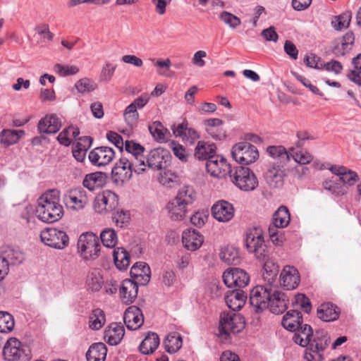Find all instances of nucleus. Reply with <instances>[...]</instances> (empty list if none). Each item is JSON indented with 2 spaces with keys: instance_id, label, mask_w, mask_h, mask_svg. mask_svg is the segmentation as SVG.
I'll list each match as a JSON object with an SVG mask.
<instances>
[{
  "instance_id": "obj_1",
  "label": "nucleus",
  "mask_w": 361,
  "mask_h": 361,
  "mask_svg": "<svg viewBox=\"0 0 361 361\" xmlns=\"http://www.w3.org/2000/svg\"><path fill=\"white\" fill-rule=\"evenodd\" d=\"M293 337V341L302 347H306L304 358L306 361H322L324 352L330 343L328 334L324 331H317L313 339L312 329L310 325L301 324L296 329Z\"/></svg>"
},
{
  "instance_id": "obj_2",
  "label": "nucleus",
  "mask_w": 361,
  "mask_h": 361,
  "mask_svg": "<svg viewBox=\"0 0 361 361\" xmlns=\"http://www.w3.org/2000/svg\"><path fill=\"white\" fill-rule=\"evenodd\" d=\"M60 200V192L58 190L46 191L37 200L36 216L47 223L59 221L63 216V207Z\"/></svg>"
},
{
  "instance_id": "obj_3",
  "label": "nucleus",
  "mask_w": 361,
  "mask_h": 361,
  "mask_svg": "<svg viewBox=\"0 0 361 361\" xmlns=\"http://www.w3.org/2000/svg\"><path fill=\"white\" fill-rule=\"evenodd\" d=\"M197 199V192L193 187L183 185L179 188L175 197L170 200L166 207L169 218L173 221L183 220L188 212V207Z\"/></svg>"
},
{
  "instance_id": "obj_4",
  "label": "nucleus",
  "mask_w": 361,
  "mask_h": 361,
  "mask_svg": "<svg viewBox=\"0 0 361 361\" xmlns=\"http://www.w3.org/2000/svg\"><path fill=\"white\" fill-rule=\"evenodd\" d=\"M101 245L98 236L92 232H84L77 242V252L85 261H93L100 255Z\"/></svg>"
},
{
  "instance_id": "obj_5",
  "label": "nucleus",
  "mask_w": 361,
  "mask_h": 361,
  "mask_svg": "<svg viewBox=\"0 0 361 361\" xmlns=\"http://www.w3.org/2000/svg\"><path fill=\"white\" fill-rule=\"evenodd\" d=\"M245 246L249 252L253 253L259 261L265 260L269 254L260 228H252L246 231L245 238Z\"/></svg>"
},
{
  "instance_id": "obj_6",
  "label": "nucleus",
  "mask_w": 361,
  "mask_h": 361,
  "mask_svg": "<svg viewBox=\"0 0 361 361\" xmlns=\"http://www.w3.org/2000/svg\"><path fill=\"white\" fill-rule=\"evenodd\" d=\"M145 170L131 161L126 157H122L116 163L112 169V178L117 185H122L130 180L133 173L137 174L142 173Z\"/></svg>"
},
{
  "instance_id": "obj_7",
  "label": "nucleus",
  "mask_w": 361,
  "mask_h": 361,
  "mask_svg": "<svg viewBox=\"0 0 361 361\" xmlns=\"http://www.w3.org/2000/svg\"><path fill=\"white\" fill-rule=\"evenodd\" d=\"M90 197V192L81 187H78L66 190L63 200L68 209L78 212L89 204Z\"/></svg>"
},
{
  "instance_id": "obj_8",
  "label": "nucleus",
  "mask_w": 361,
  "mask_h": 361,
  "mask_svg": "<svg viewBox=\"0 0 361 361\" xmlns=\"http://www.w3.org/2000/svg\"><path fill=\"white\" fill-rule=\"evenodd\" d=\"M3 355L7 361H28L30 359L27 347L14 337L10 338L6 342Z\"/></svg>"
},
{
  "instance_id": "obj_9",
  "label": "nucleus",
  "mask_w": 361,
  "mask_h": 361,
  "mask_svg": "<svg viewBox=\"0 0 361 361\" xmlns=\"http://www.w3.org/2000/svg\"><path fill=\"white\" fill-rule=\"evenodd\" d=\"M231 181L240 190H254L258 185V180L254 173L248 168L238 166L230 176Z\"/></svg>"
},
{
  "instance_id": "obj_10",
  "label": "nucleus",
  "mask_w": 361,
  "mask_h": 361,
  "mask_svg": "<svg viewBox=\"0 0 361 361\" xmlns=\"http://www.w3.org/2000/svg\"><path fill=\"white\" fill-rule=\"evenodd\" d=\"M40 239L44 245L57 250L64 249L69 243L67 233L64 231L56 228H47L42 230L40 233Z\"/></svg>"
},
{
  "instance_id": "obj_11",
  "label": "nucleus",
  "mask_w": 361,
  "mask_h": 361,
  "mask_svg": "<svg viewBox=\"0 0 361 361\" xmlns=\"http://www.w3.org/2000/svg\"><path fill=\"white\" fill-rule=\"evenodd\" d=\"M245 327V320L240 314L234 312H224L219 322V334L228 336L241 331Z\"/></svg>"
},
{
  "instance_id": "obj_12",
  "label": "nucleus",
  "mask_w": 361,
  "mask_h": 361,
  "mask_svg": "<svg viewBox=\"0 0 361 361\" xmlns=\"http://www.w3.org/2000/svg\"><path fill=\"white\" fill-rule=\"evenodd\" d=\"M231 156L236 162L243 165H248L258 159L259 153L254 145L242 142L235 144L232 147Z\"/></svg>"
},
{
  "instance_id": "obj_13",
  "label": "nucleus",
  "mask_w": 361,
  "mask_h": 361,
  "mask_svg": "<svg viewBox=\"0 0 361 361\" xmlns=\"http://www.w3.org/2000/svg\"><path fill=\"white\" fill-rule=\"evenodd\" d=\"M273 287L271 285L257 286L250 293V303L257 312L268 308Z\"/></svg>"
},
{
  "instance_id": "obj_14",
  "label": "nucleus",
  "mask_w": 361,
  "mask_h": 361,
  "mask_svg": "<svg viewBox=\"0 0 361 361\" xmlns=\"http://www.w3.org/2000/svg\"><path fill=\"white\" fill-rule=\"evenodd\" d=\"M118 204L117 195L111 190H104L97 195L93 207L99 214H106L113 211Z\"/></svg>"
},
{
  "instance_id": "obj_15",
  "label": "nucleus",
  "mask_w": 361,
  "mask_h": 361,
  "mask_svg": "<svg viewBox=\"0 0 361 361\" xmlns=\"http://www.w3.org/2000/svg\"><path fill=\"white\" fill-rule=\"evenodd\" d=\"M207 172L213 177L225 178L231 176L233 170L227 160L221 155L210 157L206 163Z\"/></svg>"
},
{
  "instance_id": "obj_16",
  "label": "nucleus",
  "mask_w": 361,
  "mask_h": 361,
  "mask_svg": "<svg viewBox=\"0 0 361 361\" xmlns=\"http://www.w3.org/2000/svg\"><path fill=\"white\" fill-rule=\"evenodd\" d=\"M223 281L228 288H243L248 285L250 276L243 269L240 268L227 269L223 274Z\"/></svg>"
},
{
  "instance_id": "obj_17",
  "label": "nucleus",
  "mask_w": 361,
  "mask_h": 361,
  "mask_svg": "<svg viewBox=\"0 0 361 361\" xmlns=\"http://www.w3.org/2000/svg\"><path fill=\"white\" fill-rule=\"evenodd\" d=\"M214 219L221 223H227L233 219L235 214L233 205L226 200H219L211 209Z\"/></svg>"
},
{
  "instance_id": "obj_18",
  "label": "nucleus",
  "mask_w": 361,
  "mask_h": 361,
  "mask_svg": "<svg viewBox=\"0 0 361 361\" xmlns=\"http://www.w3.org/2000/svg\"><path fill=\"white\" fill-rule=\"evenodd\" d=\"M300 275L298 270L293 266H285L279 276L280 285L287 290L295 289L300 284Z\"/></svg>"
},
{
  "instance_id": "obj_19",
  "label": "nucleus",
  "mask_w": 361,
  "mask_h": 361,
  "mask_svg": "<svg viewBox=\"0 0 361 361\" xmlns=\"http://www.w3.org/2000/svg\"><path fill=\"white\" fill-rule=\"evenodd\" d=\"M125 149L127 152L126 159H129L140 167L146 170L145 158L144 157L145 147L140 144L133 140H126L125 142Z\"/></svg>"
},
{
  "instance_id": "obj_20",
  "label": "nucleus",
  "mask_w": 361,
  "mask_h": 361,
  "mask_svg": "<svg viewBox=\"0 0 361 361\" xmlns=\"http://www.w3.org/2000/svg\"><path fill=\"white\" fill-rule=\"evenodd\" d=\"M114 149L109 147H99L92 149L89 154L90 162L97 166H103L109 164L114 158Z\"/></svg>"
},
{
  "instance_id": "obj_21",
  "label": "nucleus",
  "mask_w": 361,
  "mask_h": 361,
  "mask_svg": "<svg viewBox=\"0 0 361 361\" xmlns=\"http://www.w3.org/2000/svg\"><path fill=\"white\" fill-rule=\"evenodd\" d=\"M224 121L217 118H208L203 121L206 133L209 137L216 141L224 140L226 137V131L223 128Z\"/></svg>"
},
{
  "instance_id": "obj_22",
  "label": "nucleus",
  "mask_w": 361,
  "mask_h": 361,
  "mask_svg": "<svg viewBox=\"0 0 361 361\" xmlns=\"http://www.w3.org/2000/svg\"><path fill=\"white\" fill-rule=\"evenodd\" d=\"M126 327L131 331L140 329L144 323V317L140 308L136 306L129 307L123 315Z\"/></svg>"
},
{
  "instance_id": "obj_23",
  "label": "nucleus",
  "mask_w": 361,
  "mask_h": 361,
  "mask_svg": "<svg viewBox=\"0 0 361 361\" xmlns=\"http://www.w3.org/2000/svg\"><path fill=\"white\" fill-rule=\"evenodd\" d=\"M130 276L137 285L145 286L150 280V268L149 265L143 262H136L130 269Z\"/></svg>"
},
{
  "instance_id": "obj_24",
  "label": "nucleus",
  "mask_w": 361,
  "mask_h": 361,
  "mask_svg": "<svg viewBox=\"0 0 361 361\" xmlns=\"http://www.w3.org/2000/svg\"><path fill=\"white\" fill-rule=\"evenodd\" d=\"M138 285L131 279L122 281L119 288V295L123 303L128 305L134 302L137 296Z\"/></svg>"
},
{
  "instance_id": "obj_25",
  "label": "nucleus",
  "mask_w": 361,
  "mask_h": 361,
  "mask_svg": "<svg viewBox=\"0 0 361 361\" xmlns=\"http://www.w3.org/2000/svg\"><path fill=\"white\" fill-rule=\"evenodd\" d=\"M171 130L176 137H179L183 141L190 144L194 143L200 137L199 133L195 129L189 127L185 121L176 126H173Z\"/></svg>"
},
{
  "instance_id": "obj_26",
  "label": "nucleus",
  "mask_w": 361,
  "mask_h": 361,
  "mask_svg": "<svg viewBox=\"0 0 361 361\" xmlns=\"http://www.w3.org/2000/svg\"><path fill=\"white\" fill-rule=\"evenodd\" d=\"M204 242V236L193 229H188L183 232L182 243L185 249L190 251L199 250Z\"/></svg>"
},
{
  "instance_id": "obj_27",
  "label": "nucleus",
  "mask_w": 361,
  "mask_h": 361,
  "mask_svg": "<svg viewBox=\"0 0 361 361\" xmlns=\"http://www.w3.org/2000/svg\"><path fill=\"white\" fill-rule=\"evenodd\" d=\"M288 304L286 294L273 288L268 306L270 311L276 314L283 313L287 309Z\"/></svg>"
},
{
  "instance_id": "obj_28",
  "label": "nucleus",
  "mask_w": 361,
  "mask_h": 361,
  "mask_svg": "<svg viewBox=\"0 0 361 361\" xmlns=\"http://www.w3.org/2000/svg\"><path fill=\"white\" fill-rule=\"evenodd\" d=\"M285 173L282 168L277 164H273L267 169L264 178L268 185L274 188L283 186Z\"/></svg>"
},
{
  "instance_id": "obj_29",
  "label": "nucleus",
  "mask_w": 361,
  "mask_h": 361,
  "mask_svg": "<svg viewBox=\"0 0 361 361\" xmlns=\"http://www.w3.org/2000/svg\"><path fill=\"white\" fill-rule=\"evenodd\" d=\"M61 126L59 118L55 114H47L38 123L40 133L53 134L58 132Z\"/></svg>"
},
{
  "instance_id": "obj_30",
  "label": "nucleus",
  "mask_w": 361,
  "mask_h": 361,
  "mask_svg": "<svg viewBox=\"0 0 361 361\" xmlns=\"http://www.w3.org/2000/svg\"><path fill=\"white\" fill-rule=\"evenodd\" d=\"M125 329L121 323H111L104 331V340L111 345H118L123 338Z\"/></svg>"
},
{
  "instance_id": "obj_31",
  "label": "nucleus",
  "mask_w": 361,
  "mask_h": 361,
  "mask_svg": "<svg viewBox=\"0 0 361 361\" xmlns=\"http://www.w3.org/2000/svg\"><path fill=\"white\" fill-rule=\"evenodd\" d=\"M329 169L332 173L339 177L341 182L348 185H353L359 180L358 175L356 172L345 166L334 165Z\"/></svg>"
},
{
  "instance_id": "obj_32",
  "label": "nucleus",
  "mask_w": 361,
  "mask_h": 361,
  "mask_svg": "<svg viewBox=\"0 0 361 361\" xmlns=\"http://www.w3.org/2000/svg\"><path fill=\"white\" fill-rule=\"evenodd\" d=\"M247 295L240 290L228 291L225 295L227 306L233 311L241 309L245 303Z\"/></svg>"
},
{
  "instance_id": "obj_33",
  "label": "nucleus",
  "mask_w": 361,
  "mask_h": 361,
  "mask_svg": "<svg viewBox=\"0 0 361 361\" xmlns=\"http://www.w3.org/2000/svg\"><path fill=\"white\" fill-rule=\"evenodd\" d=\"M281 324L286 329L295 331L302 324L301 313L297 310L288 311L283 317Z\"/></svg>"
},
{
  "instance_id": "obj_34",
  "label": "nucleus",
  "mask_w": 361,
  "mask_h": 361,
  "mask_svg": "<svg viewBox=\"0 0 361 361\" xmlns=\"http://www.w3.org/2000/svg\"><path fill=\"white\" fill-rule=\"evenodd\" d=\"M262 262H264L262 273L263 279L267 281L269 285H271L276 279V276L279 272L278 266L274 260L269 257V254H267V257L265 260H263Z\"/></svg>"
},
{
  "instance_id": "obj_35",
  "label": "nucleus",
  "mask_w": 361,
  "mask_h": 361,
  "mask_svg": "<svg viewBox=\"0 0 361 361\" xmlns=\"http://www.w3.org/2000/svg\"><path fill=\"white\" fill-rule=\"evenodd\" d=\"M164 150L161 148L152 149L145 161L146 168H150L153 170H161L164 167Z\"/></svg>"
},
{
  "instance_id": "obj_36",
  "label": "nucleus",
  "mask_w": 361,
  "mask_h": 361,
  "mask_svg": "<svg viewBox=\"0 0 361 361\" xmlns=\"http://www.w3.org/2000/svg\"><path fill=\"white\" fill-rule=\"evenodd\" d=\"M107 354V348L103 343L92 344L87 353V361H105Z\"/></svg>"
},
{
  "instance_id": "obj_37",
  "label": "nucleus",
  "mask_w": 361,
  "mask_h": 361,
  "mask_svg": "<svg viewBox=\"0 0 361 361\" xmlns=\"http://www.w3.org/2000/svg\"><path fill=\"white\" fill-rule=\"evenodd\" d=\"M318 317L324 322L334 321L338 318L339 312L333 304H322L317 310Z\"/></svg>"
},
{
  "instance_id": "obj_38",
  "label": "nucleus",
  "mask_w": 361,
  "mask_h": 361,
  "mask_svg": "<svg viewBox=\"0 0 361 361\" xmlns=\"http://www.w3.org/2000/svg\"><path fill=\"white\" fill-rule=\"evenodd\" d=\"M105 182V174L102 172H95L85 176L82 184L89 190L92 191L102 187Z\"/></svg>"
},
{
  "instance_id": "obj_39",
  "label": "nucleus",
  "mask_w": 361,
  "mask_h": 361,
  "mask_svg": "<svg viewBox=\"0 0 361 361\" xmlns=\"http://www.w3.org/2000/svg\"><path fill=\"white\" fill-rule=\"evenodd\" d=\"M159 339L155 333H148L140 343V351L145 355L152 353L159 346Z\"/></svg>"
},
{
  "instance_id": "obj_40",
  "label": "nucleus",
  "mask_w": 361,
  "mask_h": 361,
  "mask_svg": "<svg viewBox=\"0 0 361 361\" xmlns=\"http://www.w3.org/2000/svg\"><path fill=\"white\" fill-rule=\"evenodd\" d=\"M114 262L116 268L121 271L126 270L130 265L129 253L123 247H117L113 252Z\"/></svg>"
},
{
  "instance_id": "obj_41",
  "label": "nucleus",
  "mask_w": 361,
  "mask_h": 361,
  "mask_svg": "<svg viewBox=\"0 0 361 361\" xmlns=\"http://www.w3.org/2000/svg\"><path fill=\"white\" fill-rule=\"evenodd\" d=\"M25 135L23 130H3L0 133V142L6 146L16 144Z\"/></svg>"
},
{
  "instance_id": "obj_42",
  "label": "nucleus",
  "mask_w": 361,
  "mask_h": 361,
  "mask_svg": "<svg viewBox=\"0 0 361 361\" xmlns=\"http://www.w3.org/2000/svg\"><path fill=\"white\" fill-rule=\"evenodd\" d=\"M290 221V215L288 208L281 206L273 215V224L276 228H283L288 226Z\"/></svg>"
},
{
  "instance_id": "obj_43",
  "label": "nucleus",
  "mask_w": 361,
  "mask_h": 361,
  "mask_svg": "<svg viewBox=\"0 0 361 361\" xmlns=\"http://www.w3.org/2000/svg\"><path fill=\"white\" fill-rule=\"evenodd\" d=\"M216 145L213 143H208L204 141H199L195 150V157L198 159H207L214 156Z\"/></svg>"
},
{
  "instance_id": "obj_44",
  "label": "nucleus",
  "mask_w": 361,
  "mask_h": 361,
  "mask_svg": "<svg viewBox=\"0 0 361 361\" xmlns=\"http://www.w3.org/2000/svg\"><path fill=\"white\" fill-rule=\"evenodd\" d=\"M149 130L154 139L159 142H164L166 140V136L169 134L167 128H166L161 122L154 121L151 123Z\"/></svg>"
},
{
  "instance_id": "obj_45",
  "label": "nucleus",
  "mask_w": 361,
  "mask_h": 361,
  "mask_svg": "<svg viewBox=\"0 0 361 361\" xmlns=\"http://www.w3.org/2000/svg\"><path fill=\"white\" fill-rule=\"evenodd\" d=\"M80 130L77 127L69 126L63 129L58 135L57 140L61 145L69 146L73 140L78 136Z\"/></svg>"
},
{
  "instance_id": "obj_46",
  "label": "nucleus",
  "mask_w": 361,
  "mask_h": 361,
  "mask_svg": "<svg viewBox=\"0 0 361 361\" xmlns=\"http://www.w3.org/2000/svg\"><path fill=\"white\" fill-rule=\"evenodd\" d=\"M117 68V65L111 61H106L102 64L99 80L102 82H110L115 73V71Z\"/></svg>"
},
{
  "instance_id": "obj_47",
  "label": "nucleus",
  "mask_w": 361,
  "mask_h": 361,
  "mask_svg": "<svg viewBox=\"0 0 361 361\" xmlns=\"http://www.w3.org/2000/svg\"><path fill=\"white\" fill-rule=\"evenodd\" d=\"M182 337L178 334H171L167 336L164 345L166 350L169 353H176L182 346Z\"/></svg>"
},
{
  "instance_id": "obj_48",
  "label": "nucleus",
  "mask_w": 361,
  "mask_h": 361,
  "mask_svg": "<svg viewBox=\"0 0 361 361\" xmlns=\"http://www.w3.org/2000/svg\"><path fill=\"white\" fill-rule=\"evenodd\" d=\"M103 284L104 280L99 271H94L87 275L86 285L89 290L93 292H97L101 290Z\"/></svg>"
},
{
  "instance_id": "obj_49",
  "label": "nucleus",
  "mask_w": 361,
  "mask_h": 361,
  "mask_svg": "<svg viewBox=\"0 0 361 361\" xmlns=\"http://www.w3.org/2000/svg\"><path fill=\"white\" fill-rule=\"evenodd\" d=\"M106 322L104 312L100 309L94 310L89 318V326L91 329H101Z\"/></svg>"
},
{
  "instance_id": "obj_50",
  "label": "nucleus",
  "mask_w": 361,
  "mask_h": 361,
  "mask_svg": "<svg viewBox=\"0 0 361 361\" xmlns=\"http://www.w3.org/2000/svg\"><path fill=\"white\" fill-rule=\"evenodd\" d=\"M100 239L104 246L109 248L114 247L118 242V236L114 229L107 228L100 233Z\"/></svg>"
},
{
  "instance_id": "obj_51",
  "label": "nucleus",
  "mask_w": 361,
  "mask_h": 361,
  "mask_svg": "<svg viewBox=\"0 0 361 361\" xmlns=\"http://www.w3.org/2000/svg\"><path fill=\"white\" fill-rule=\"evenodd\" d=\"M267 152L281 163H286L290 159V150L287 152L283 146H270L267 148Z\"/></svg>"
},
{
  "instance_id": "obj_52",
  "label": "nucleus",
  "mask_w": 361,
  "mask_h": 361,
  "mask_svg": "<svg viewBox=\"0 0 361 361\" xmlns=\"http://www.w3.org/2000/svg\"><path fill=\"white\" fill-rule=\"evenodd\" d=\"M10 265H17L25 259L23 252L19 249L8 248L3 255Z\"/></svg>"
},
{
  "instance_id": "obj_53",
  "label": "nucleus",
  "mask_w": 361,
  "mask_h": 361,
  "mask_svg": "<svg viewBox=\"0 0 361 361\" xmlns=\"http://www.w3.org/2000/svg\"><path fill=\"white\" fill-rule=\"evenodd\" d=\"M292 157L293 160L302 165L307 164L312 160V156L306 150L304 149H290V158Z\"/></svg>"
},
{
  "instance_id": "obj_54",
  "label": "nucleus",
  "mask_w": 361,
  "mask_h": 361,
  "mask_svg": "<svg viewBox=\"0 0 361 361\" xmlns=\"http://www.w3.org/2000/svg\"><path fill=\"white\" fill-rule=\"evenodd\" d=\"M15 322L13 317L6 312H0V332L10 333L14 327Z\"/></svg>"
},
{
  "instance_id": "obj_55",
  "label": "nucleus",
  "mask_w": 361,
  "mask_h": 361,
  "mask_svg": "<svg viewBox=\"0 0 361 361\" xmlns=\"http://www.w3.org/2000/svg\"><path fill=\"white\" fill-rule=\"evenodd\" d=\"M54 71L61 77L74 75L79 73L80 68L76 65L56 63L54 66Z\"/></svg>"
},
{
  "instance_id": "obj_56",
  "label": "nucleus",
  "mask_w": 361,
  "mask_h": 361,
  "mask_svg": "<svg viewBox=\"0 0 361 361\" xmlns=\"http://www.w3.org/2000/svg\"><path fill=\"white\" fill-rule=\"evenodd\" d=\"M75 87L78 92L81 94H86L96 90L97 85L92 79L83 78L75 82Z\"/></svg>"
},
{
  "instance_id": "obj_57",
  "label": "nucleus",
  "mask_w": 361,
  "mask_h": 361,
  "mask_svg": "<svg viewBox=\"0 0 361 361\" xmlns=\"http://www.w3.org/2000/svg\"><path fill=\"white\" fill-rule=\"evenodd\" d=\"M220 258L228 264H237L239 262L238 252L234 247H227L221 252Z\"/></svg>"
},
{
  "instance_id": "obj_58",
  "label": "nucleus",
  "mask_w": 361,
  "mask_h": 361,
  "mask_svg": "<svg viewBox=\"0 0 361 361\" xmlns=\"http://www.w3.org/2000/svg\"><path fill=\"white\" fill-rule=\"evenodd\" d=\"M293 305L300 307L306 313L310 312L312 310V305L309 298L302 293L295 295L294 300L293 301Z\"/></svg>"
},
{
  "instance_id": "obj_59",
  "label": "nucleus",
  "mask_w": 361,
  "mask_h": 361,
  "mask_svg": "<svg viewBox=\"0 0 361 361\" xmlns=\"http://www.w3.org/2000/svg\"><path fill=\"white\" fill-rule=\"evenodd\" d=\"M355 41V37L353 32H347L342 39L341 49V51H339L340 47H338L336 48V54H345V52L348 51L351 49V46L353 44Z\"/></svg>"
},
{
  "instance_id": "obj_60",
  "label": "nucleus",
  "mask_w": 361,
  "mask_h": 361,
  "mask_svg": "<svg viewBox=\"0 0 361 361\" xmlns=\"http://www.w3.org/2000/svg\"><path fill=\"white\" fill-rule=\"evenodd\" d=\"M123 116L128 125L130 126H133L136 124L138 120L139 114L137 110L135 109L134 105L133 106L129 104L124 111Z\"/></svg>"
},
{
  "instance_id": "obj_61",
  "label": "nucleus",
  "mask_w": 361,
  "mask_h": 361,
  "mask_svg": "<svg viewBox=\"0 0 361 361\" xmlns=\"http://www.w3.org/2000/svg\"><path fill=\"white\" fill-rule=\"evenodd\" d=\"M219 18L226 25L232 29L236 28L241 23V20L238 17L227 11L221 13Z\"/></svg>"
},
{
  "instance_id": "obj_62",
  "label": "nucleus",
  "mask_w": 361,
  "mask_h": 361,
  "mask_svg": "<svg viewBox=\"0 0 361 361\" xmlns=\"http://www.w3.org/2000/svg\"><path fill=\"white\" fill-rule=\"evenodd\" d=\"M114 221L117 226L123 228L128 226L130 220V213L127 211H118L114 216Z\"/></svg>"
},
{
  "instance_id": "obj_63",
  "label": "nucleus",
  "mask_w": 361,
  "mask_h": 361,
  "mask_svg": "<svg viewBox=\"0 0 361 361\" xmlns=\"http://www.w3.org/2000/svg\"><path fill=\"white\" fill-rule=\"evenodd\" d=\"M169 147L173 154L181 161H186L188 154L183 145L172 141L169 143Z\"/></svg>"
},
{
  "instance_id": "obj_64",
  "label": "nucleus",
  "mask_w": 361,
  "mask_h": 361,
  "mask_svg": "<svg viewBox=\"0 0 361 361\" xmlns=\"http://www.w3.org/2000/svg\"><path fill=\"white\" fill-rule=\"evenodd\" d=\"M171 66V61L169 58L164 60L158 59L154 63V66L157 68V73L161 76H168L167 72Z\"/></svg>"
}]
</instances>
